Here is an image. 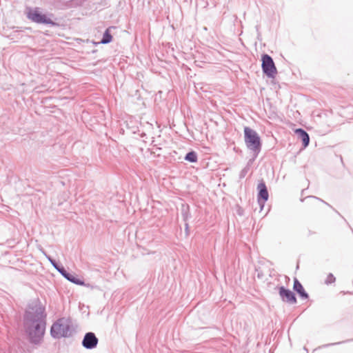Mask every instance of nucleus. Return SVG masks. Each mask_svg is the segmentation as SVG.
Returning a JSON list of instances; mask_svg holds the SVG:
<instances>
[{"label":"nucleus","instance_id":"1a4fd4ad","mask_svg":"<svg viewBox=\"0 0 353 353\" xmlns=\"http://www.w3.org/2000/svg\"><path fill=\"white\" fill-rule=\"evenodd\" d=\"M59 272L65 279H67L68 281H70L71 283H74L76 285H85V282L76 277L74 275L69 273L65 268L63 266L62 268H60V270H59Z\"/></svg>","mask_w":353,"mask_h":353},{"label":"nucleus","instance_id":"9d476101","mask_svg":"<svg viewBox=\"0 0 353 353\" xmlns=\"http://www.w3.org/2000/svg\"><path fill=\"white\" fill-rule=\"evenodd\" d=\"M293 290L302 299H307L309 298L308 294L305 292L303 286L296 278L294 279Z\"/></svg>","mask_w":353,"mask_h":353},{"label":"nucleus","instance_id":"7ed1b4c3","mask_svg":"<svg viewBox=\"0 0 353 353\" xmlns=\"http://www.w3.org/2000/svg\"><path fill=\"white\" fill-rule=\"evenodd\" d=\"M244 140L246 147L252 153V161H254L261 150V138L254 130L249 127H245Z\"/></svg>","mask_w":353,"mask_h":353},{"label":"nucleus","instance_id":"f3484780","mask_svg":"<svg viewBox=\"0 0 353 353\" xmlns=\"http://www.w3.org/2000/svg\"><path fill=\"white\" fill-rule=\"evenodd\" d=\"M308 197H311V198H313V199H317L320 201H321L322 203H325V205H328L329 207H330L331 208H332L337 214H340L335 209H334L329 203H327V202H325V201H323V199L319 198V197H316V196H307V197H305L304 199H301V201L303 202L306 198H308Z\"/></svg>","mask_w":353,"mask_h":353},{"label":"nucleus","instance_id":"20e7f679","mask_svg":"<svg viewBox=\"0 0 353 353\" xmlns=\"http://www.w3.org/2000/svg\"><path fill=\"white\" fill-rule=\"evenodd\" d=\"M26 17L29 20L35 23L50 25V26H59L57 23L54 22L46 14H43L39 8H29Z\"/></svg>","mask_w":353,"mask_h":353},{"label":"nucleus","instance_id":"a211bd4d","mask_svg":"<svg viewBox=\"0 0 353 353\" xmlns=\"http://www.w3.org/2000/svg\"><path fill=\"white\" fill-rule=\"evenodd\" d=\"M75 1H77V0H70L69 1H68L66 3L67 8H72L73 6H79V4H78V3L74 4Z\"/></svg>","mask_w":353,"mask_h":353},{"label":"nucleus","instance_id":"2eb2a0df","mask_svg":"<svg viewBox=\"0 0 353 353\" xmlns=\"http://www.w3.org/2000/svg\"><path fill=\"white\" fill-rule=\"evenodd\" d=\"M47 258L48 259V261L50 262V263L52 264V265L59 272V270H60V268H62L63 266L62 265H60L54 259H52L50 256H47Z\"/></svg>","mask_w":353,"mask_h":353},{"label":"nucleus","instance_id":"5701e85b","mask_svg":"<svg viewBox=\"0 0 353 353\" xmlns=\"http://www.w3.org/2000/svg\"><path fill=\"white\" fill-rule=\"evenodd\" d=\"M257 276H258V278H261L262 277V274H260V273H258Z\"/></svg>","mask_w":353,"mask_h":353},{"label":"nucleus","instance_id":"39448f33","mask_svg":"<svg viewBox=\"0 0 353 353\" xmlns=\"http://www.w3.org/2000/svg\"><path fill=\"white\" fill-rule=\"evenodd\" d=\"M261 68L264 74L269 78H274L277 73L273 59L268 54H263L261 57Z\"/></svg>","mask_w":353,"mask_h":353},{"label":"nucleus","instance_id":"f8f14e48","mask_svg":"<svg viewBox=\"0 0 353 353\" xmlns=\"http://www.w3.org/2000/svg\"><path fill=\"white\" fill-rule=\"evenodd\" d=\"M111 28H114V27H109L105 30V32L103 34L102 39L100 41L101 43L108 44L112 41V36L110 32Z\"/></svg>","mask_w":353,"mask_h":353},{"label":"nucleus","instance_id":"423d86ee","mask_svg":"<svg viewBox=\"0 0 353 353\" xmlns=\"http://www.w3.org/2000/svg\"><path fill=\"white\" fill-rule=\"evenodd\" d=\"M257 190V201L260 205L261 210H262L265 202L268 200L269 198L268 188L263 180L258 184Z\"/></svg>","mask_w":353,"mask_h":353},{"label":"nucleus","instance_id":"4468645a","mask_svg":"<svg viewBox=\"0 0 353 353\" xmlns=\"http://www.w3.org/2000/svg\"><path fill=\"white\" fill-rule=\"evenodd\" d=\"M253 161H252V159H250L248 161V163L246 165V166L241 170V172L239 173V178L240 179H243L246 176V174H248V171L250 170V166H251L252 163H253Z\"/></svg>","mask_w":353,"mask_h":353},{"label":"nucleus","instance_id":"f03ea898","mask_svg":"<svg viewBox=\"0 0 353 353\" xmlns=\"http://www.w3.org/2000/svg\"><path fill=\"white\" fill-rule=\"evenodd\" d=\"M74 328L69 318H60L52 325L50 334L54 339L69 338L72 336Z\"/></svg>","mask_w":353,"mask_h":353},{"label":"nucleus","instance_id":"412c9836","mask_svg":"<svg viewBox=\"0 0 353 353\" xmlns=\"http://www.w3.org/2000/svg\"><path fill=\"white\" fill-rule=\"evenodd\" d=\"M314 233H315V232H312L311 230H309V231H308V236H310V235H312V234H314Z\"/></svg>","mask_w":353,"mask_h":353},{"label":"nucleus","instance_id":"4be33fe9","mask_svg":"<svg viewBox=\"0 0 353 353\" xmlns=\"http://www.w3.org/2000/svg\"><path fill=\"white\" fill-rule=\"evenodd\" d=\"M188 230V224L185 223V230L187 231Z\"/></svg>","mask_w":353,"mask_h":353},{"label":"nucleus","instance_id":"0eeeda50","mask_svg":"<svg viewBox=\"0 0 353 353\" xmlns=\"http://www.w3.org/2000/svg\"><path fill=\"white\" fill-rule=\"evenodd\" d=\"M99 339L92 332H86L81 341L82 346L86 350H93L97 347Z\"/></svg>","mask_w":353,"mask_h":353},{"label":"nucleus","instance_id":"aec40b11","mask_svg":"<svg viewBox=\"0 0 353 353\" xmlns=\"http://www.w3.org/2000/svg\"><path fill=\"white\" fill-rule=\"evenodd\" d=\"M183 219L186 220L188 219V214L186 212H183Z\"/></svg>","mask_w":353,"mask_h":353},{"label":"nucleus","instance_id":"6e6552de","mask_svg":"<svg viewBox=\"0 0 353 353\" xmlns=\"http://www.w3.org/2000/svg\"><path fill=\"white\" fill-rule=\"evenodd\" d=\"M279 294L281 299L283 302L290 304H295L297 302L295 294L290 290L285 288L284 286L279 287Z\"/></svg>","mask_w":353,"mask_h":353},{"label":"nucleus","instance_id":"dca6fc26","mask_svg":"<svg viewBox=\"0 0 353 353\" xmlns=\"http://www.w3.org/2000/svg\"><path fill=\"white\" fill-rule=\"evenodd\" d=\"M335 281H336L335 276L332 273H330V274H328V275L325 281V283L327 285H330V284L334 283Z\"/></svg>","mask_w":353,"mask_h":353},{"label":"nucleus","instance_id":"f257e3e1","mask_svg":"<svg viewBox=\"0 0 353 353\" xmlns=\"http://www.w3.org/2000/svg\"><path fill=\"white\" fill-rule=\"evenodd\" d=\"M23 318L30 343L40 345L45 334L46 314L45 307L39 299L28 304Z\"/></svg>","mask_w":353,"mask_h":353},{"label":"nucleus","instance_id":"6ab92c4d","mask_svg":"<svg viewBox=\"0 0 353 353\" xmlns=\"http://www.w3.org/2000/svg\"><path fill=\"white\" fill-rule=\"evenodd\" d=\"M353 341V339H350V340H347V341H342V342H337V343H330V344H326V345H324V347H329V346H331V345H339V344H341V343H345V342H348V341Z\"/></svg>","mask_w":353,"mask_h":353},{"label":"nucleus","instance_id":"ddd939ff","mask_svg":"<svg viewBox=\"0 0 353 353\" xmlns=\"http://www.w3.org/2000/svg\"><path fill=\"white\" fill-rule=\"evenodd\" d=\"M184 159L190 163H196L198 161L197 154L194 151H190L185 154Z\"/></svg>","mask_w":353,"mask_h":353},{"label":"nucleus","instance_id":"9b49d317","mask_svg":"<svg viewBox=\"0 0 353 353\" xmlns=\"http://www.w3.org/2000/svg\"><path fill=\"white\" fill-rule=\"evenodd\" d=\"M296 134L301 140L303 146L306 148L310 143V136L308 133L302 128H298L295 130Z\"/></svg>","mask_w":353,"mask_h":353}]
</instances>
